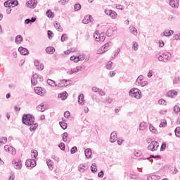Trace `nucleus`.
Segmentation results:
<instances>
[{
	"label": "nucleus",
	"mask_w": 180,
	"mask_h": 180,
	"mask_svg": "<svg viewBox=\"0 0 180 180\" xmlns=\"http://www.w3.org/2000/svg\"><path fill=\"white\" fill-rule=\"evenodd\" d=\"M23 124L26 126H32L34 124V117L31 114L24 115L22 118Z\"/></svg>",
	"instance_id": "1"
},
{
	"label": "nucleus",
	"mask_w": 180,
	"mask_h": 180,
	"mask_svg": "<svg viewBox=\"0 0 180 180\" xmlns=\"http://www.w3.org/2000/svg\"><path fill=\"white\" fill-rule=\"evenodd\" d=\"M141 91H140L137 88H133L129 92V96H131V98H136V99H140L141 98Z\"/></svg>",
	"instance_id": "2"
},
{
	"label": "nucleus",
	"mask_w": 180,
	"mask_h": 180,
	"mask_svg": "<svg viewBox=\"0 0 180 180\" xmlns=\"http://www.w3.org/2000/svg\"><path fill=\"white\" fill-rule=\"evenodd\" d=\"M112 46L113 44L112 43V41L106 43L101 48V50L98 51V54H103V53H106V51H108V50H109Z\"/></svg>",
	"instance_id": "3"
},
{
	"label": "nucleus",
	"mask_w": 180,
	"mask_h": 180,
	"mask_svg": "<svg viewBox=\"0 0 180 180\" xmlns=\"http://www.w3.org/2000/svg\"><path fill=\"white\" fill-rule=\"evenodd\" d=\"M158 147H160V143H158L156 141H153L148 146V150L150 151H157L158 150Z\"/></svg>",
	"instance_id": "4"
},
{
	"label": "nucleus",
	"mask_w": 180,
	"mask_h": 180,
	"mask_svg": "<svg viewBox=\"0 0 180 180\" xmlns=\"http://www.w3.org/2000/svg\"><path fill=\"white\" fill-rule=\"evenodd\" d=\"M26 167L34 168L36 167V160L34 159H28L25 162Z\"/></svg>",
	"instance_id": "5"
},
{
	"label": "nucleus",
	"mask_w": 180,
	"mask_h": 180,
	"mask_svg": "<svg viewBox=\"0 0 180 180\" xmlns=\"http://www.w3.org/2000/svg\"><path fill=\"white\" fill-rule=\"evenodd\" d=\"M34 91L37 94V95H41V96H44V95H46V89L44 88L35 87Z\"/></svg>",
	"instance_id": "6"
},
{
	"label": "nucleus",
	"mask_w": 180,
	"mask_h": 180,
	"mask_svg": "<svg viewBox=\"0 0 180 180\" xmlns=\"http://www.w3.org/2000/svg\"><path fill=\"white\" fill-rule=\"evenodd\" d=\"M27 8H30L31 9H34L36 6H37V1L36 0H30L26 3Z\"/></svg>",
	"instance_id": "7"
},
{
	"label": "nucleus",
	"mask_w": 180,
	"mask_h": 180,
	"mask_svg": "<svg viewBox=\"0 0 180 180\" xmlns=\"http://www.w3.org/2000/svg\"><path fill=\"white\" fill-rule=\"evenodd\" d=\"M12 164H13V167H14L15 169H22V161L13 160L12 161Z\"/></svg>",
	"instance_id": "8"
},
{
	"label": "nucleus",
	"mask_w": 180,
	"mask_h": 180,
	"mask_svg": "<svg viewBox=\"0 0 180 180\" xmlns=\"http://www.w3.org/2000/svg\"><path fill=\"white\" fill-rule=\"evenodd\" d=\"M67 82H71V80H70V79L60 80L58 86H59V88H63L64 86H68V85H70V83L68 84Z\"/></svg>",
	"instance_id": "9"
},
{
	"label": "nucleus",
	"mask_w": 180,
	"mask_h": 180,
	"mask_svg": "<svg viewBox=\"0 0 180 180\" xmlns=\"http://www.w3.org/2000/svg\"><path fill=\"white\" fill-rule=\"evenodd\" d=\"M172 8H178L179 6V0H169Z\"/></svg>",
	"instance_id": "10"
},
{
	"label": "nucleus",
	"mask_w": 180,
	"mask_h": 180,
	"mask_svg": "<svg viewBox=\"0 0 180 180\" xmlns=\"http://www.w3.org/2000/svg\"><path fill=\"white\" fill-rule=\"evenodd\" d=\"M34 64L35 67H37V70H40L41 71H43V70H44V65L40 64L38 60H35L34 61Z\"/></svg>",
	"instance_id": "11"
},
{
	"label": "nucleus",
	"mask_w": 180,
	"mask_h": 180,
	"mask_svg": "<svg viewBox=\"0 0 180 180\" xmlns=\"http://www.w3.org/2000/svg\"><path fill=\"white\" fill-rule=\"evenodd\" d=\"M39 77H40V75L37 74H34L32 75V77H31V82L32 85H37V79H39Z\"/></svg>",
	"instance_id": "12"
},
{
	"label": "nucleus",
	"mask_w": 180,
	"mask_h": 180,
	"mask_svg": "<svg viewBox=\"0 0 180 180\" xmlns=\"http://www.w3.org/2000/svg\"><path fill=\"white\" fill-rule=\"evenodd\" d=\"M18 51L22 56H27V54H29V50L26 48H23L22 46L18 48Z\"/></svg>",
	"instance_id": "13"
},
{
	"label": "nucleus",
	"mask_w": 180,
	"mask_h": 180,
	"mask_svg": "<svg viewBox=\"0 0 180 180\" xmlns=\"http://www.w3.org/2000/svg\"><path fill=\"white\" fill-rule=\"evenodd\" d=\"M82 67L77 66V68H72L70 71H68L67 73L69 74V75H71L75 72H78V71H81Z\"/></svg>",
	"instance_id": "14"
},
{
	"label": "nucleus",
	"mask_w": 180,
	"mask_h": 180,
	"mask_svg": "<svg viewBox=\"0 0 180 180\" xmlns=\"http://www.w3.org/2000/svg\"><path fill=\"white\" fill-rule=\"evenodd\" d=\"M117 140V134L115 131L112 132L110 137V143H115Z\"/></svg>",
	"instance_id": "15"
},
{
	"label": "nucleus",
	"mask_w": 180,
	"mask_h": 180,
	"mask_svg": "<svg viewBox=\"0 0 180 180\" xmlns=\"http://www.w3.org/2000/svg\"><path fill=\"white\" fill-rule=\"evenodd\" d=\"M161 176H157L155 174H150L148 176L147 180H160Z\"/></svg>",
	"instance_id": "16"
},
{
	"label": "nucleus",
	"mask_w": 180,
	"mask_h": 180,
	"mask_svg": "<svg viewBox=\"0 0 180 180\" xmlns=\"http://www.w3.org/2000/svg\"><path fill=\"white\" fill-rule=\"evenodd\" d=\"M178 95V92L176 91L175 90H171V91H169L167 94V96L169 97V98H174V96Z\"/></svg>",
	"instance_id": "17"
},
{
	"label": "nucleus",
	"mask_w": 180,
	"mask_h": 180,
	"mask_svg": "<svg viewBox=\"0 0 180 180\" xmlns=\"http://www.w3.org/2000/svg\"><path fill=\"white\" fill-rule=\"evenodd\" d=\"M163 36H165L166 37H169V36L174 34V30H165L163 32H162Z\"/></svg>",
	"instance_id": "18"
},
{
	"label": "nucleus",
	"mask_w": 180,
	"mask_h": 180,
	"mask_svg": "<svg viewBox=\"0 0 180 180\" xmlns=\"http://www.w3.org/2000/svg\"><path fill=\"white\" fill-rule=\"evenodd\" d=\"M37 110H39V112H45L46 110V105H44V103H41L37 107Z\"/></svg>",
	"instance_id": "19"
},
{
	"label": "nucleus",
	"mask_w": 180,
	"mask_h": 180,
	"mask_svg": "<svg viewBox=\"0 0 180 180\" xmlns=\"http://www.w3.org/2000/svg\"><path fill=\"white\" fill-rule=\"evenodd\" d=\"M46 51L48 54H53L56 53V49L53 46H49L46 49Z\"/></svg>",
	"instance_id": "20"
},
{
	"label": "nucleus",
	"mask_w": 180,
	"mask_h": 180,
	"mask_svg": "<svg viewBox=\"0 0 180 180\" xmlns=\"http://www.w3.org/2000/svg\"><path fill=\"white\" fill-rule=\"evenodd\" d=\"M158 60L160 61H163V63H167V61H169L171 60V56H167V58H164L162 55H160L158 57Z\"/></svg>",
	"instance_id": "21"
},
{
	"label": "nucleus",
	"mask_w": 180,
	"mask_h": 180,
	"mask_svg": "<svg viewBox=\"0 0 180 180\" xmlns=\"http://www.w3.org/2000/svg\"><path fill=\"white\" fill-rule=\"evenodd\" d=\"M84 154L86 158H89L92 155V150H91V148H87L84 150Z\"/></svg>",
	"instance_id": "22"
},
{
	"label": "nucleus",
	"mask_w": 180,
	"mask_h": 180,
	"mask_svg": "<svg viewBox=\"0 0 180 180\" xmlns=\"http://www.w3.org/2000/svg\"><path fill=\"white\" fill-rule=\"evenodd\" d=\"M78 103L79 105H84L85 103L84 102V94H80L78 96Z\"/></svg>",
	"instance_id": "23"
},
{
	"label": "nucleus",
	"mask_w": 180,
	"mask_h": 180,
	"mask_svg": "<svg viewBox=\"0 0 180 180\" xmlns=\"http://www.w3.org/2000/svg\"><path fill=\"white\" fill-rule=\"evenodd\" d=\"M15 43L18 44H20L22 41H23V37H21V35H17L15 37Z\"/></svg>",
	"instance_id": "24"
},
{
	"label": "nucleus",
	"mask_w": 180,
	"mask_h": 180,
	"mask_svg": "<svg viewBox=\"0 0 180 180\" xmlns=\"http://www.w3.org/2000/svg\"><path fill=\"white\" fill-rule=\"evenodd\" d=\"M58 98H61L63 101H65L67 99V93L65 91L64 93H60L58 95Z\"/></svg>",
	"instance_id": "25"
},
{
	"label": "nucleus",
	"mask_w": 180,
	"mask_h": 180,
	"mask_svg": "<svg viewBox=\"0 0 180 180\" xmlns=\"http://www.w3.org/2000/svg\"><path fill=\"white\" fill-rule=\"evenodd\" d=\"M11 1V8H15V6H18L19 5V1L18 0H10Z\"/></svg>",
	"instance_id": "26"
},
{
	"label": "nucleus",
	"mask_w": 180,
	"mask_h": 180,
	"mask_svg": "<svg viewBox=\"0 0 180 180\" xmlns=\"http://www.w3.org/2000/svg\"><path fill=\"white\" fill-rule=\"evenodd\" d=\"M113 33H115V31L113 30V28H108L107 30L106 34L108 37H110V36H112Z\"/></svg>",
	"instance_id": "27"
},
{
	"label": "nucleus",
	"mask_w": 180,
	"mask_h": 180,
	"mask_svg": "<svg viewBox=\"0 0 180 180\" xmlns=\"http://www.w3.org/2000/svg\"><path fill=\"white\" fill-rule=\"evenodd\" d=\"M91 18V15H86L84 19L82 20V23H84V25H88V23H89V20Z\"/></svg>",
	"instance_id": "28"
},
{
	"label": "nucleus",
	"mask_w": 180,
	"mask_h": 180,
	"mask_svg": "<svg viewBox=\"0 0 180 180\" xmlns=\"http://www.w3.org/2000/svg\"><path fill=\"white\" fill-rule=\"evenodd\" d=\"M129 30L132 34H134V36H137V29L134 27V26H131L129 27Z\"/></svg>",
	"instance_id": "29"
},
{
	"label": "nucleus",
	"mask_w": 180,
	"mask_h": 180,
	"mask_svg": "<svg viewBox=\"0 0 180 180\" xmlns=\"http://www.w3.org/2000/svg\"><path fill=\"white\" fill-rule=\"evenodd\" d=\"M59 124L60 126V127L63 129V130H65V129H67L68 127V124L65 122H63V121H60L59 122Z\"/></svg>",
	"instance_id": "30"
},
{
	"label": "nucleus",
	"mask_w": 180,
	"mask_h": 180,
	"mask_svg": "<svg viewBox=\"0 0 180 180\" xmlns=\"http://www.w3.org/2000/svg\"><path fill=\"white\" fill-rule=\"evenodd\" d=\"M28 126H30V131H34V130L37 129V127L39 126V124L37 123H35Z\"/></svg>",
	"instance_id": "31"
},
{
	"label": "nucleus",
	"mask_w": 180,
	"mask_h": 180,
	"mask_svg": "<svg viewBox=\"0 0 180 180\" xmlns=\"http://www.w3.org/2000/svg\"><path fill=\"white\" fill-rule=\"evenodd\" d=\"M105 39H106V37L105 36V33L102 32L98 35L99 41H105Z\"/></svg>",
	"instance_id": "32"
},
{
	"label": "nucleus",
	"mask_w": 180,
	"mask_h": 180,
	"mask_svg": "<svg viewBox=\"0 0 180 180\" xmlns=\"http://www.w3.org/2000/svg\"><path fill=\"white\" fill-rule=\"evenodd\" d=\"M47 84H49L51 86H57V84H56V82L50 79L47 80Z\"/></svg>",
	"instance_id": "33"
},
{
	"label": "nucleus",
	"mask_w": 180,
	"mask_h": 180,
	"mask_svg": "<svg viewBox=\"0 0 180 180\" xmlns=\"http://www.w3.org/2000/svg\"><path fill=\"white\" fill-rule=\"evenodd\" d=\"M46 164L49 169H51V168L53 169V165H54V163L53 162V161H51V160L47 159Z\"/></svg>",
	"instance_id": "34"
},
{
	"label": "nucleus",
	"mask_w": 180,
	"mask_h": 180,
	"mask_svg": "<svg viewBox=\"0 0 180 180\" xmlns=\"http://www.w3.org/2000/svg\"><path fill=\"white\" fill-rule=\"evenodd\" d=\"M54 27L58 32H63V27H61V25H60V23L56 22L54 24Z\"/></svg>",
	"instance_id": "35"
},
{
	"label": "nucleus",
	"mask_w": 180,
	"mask_h": 180,
	"mask_svg": "<svg viewBox=\"0 0 180 180\" xmlns=\"http://www.w3.org/2000/svg\"><path fill=\"white\" fill-rule=\"evenodd\" d=\"M91 171L94 174H95V172H96V171H98V169L96 168V164H95V163L92 164V165L91 166Z\"/></svg>",
	"instance_id": "36"
},
{
	"label": "nucleus",
	"mask_w": 180,
	"mask_h": 180,
	"mask_svg": "<svg viewBox=\"0 0 180 180\" xmlns=\"http://www.w3.org/2000/svg\"><path fill=\"white\" fill-rule=\"evenodd\" d=\"M158 104L159 105H163V106H167V101H165V100H164L162 98H160L158 101Z\"/></svg>",
	"instance_id": "37"
},
{
	"label": "nucleus",
	"mask_w": 180,
	"mask_h": 180,
	"mask_svg": "<svg viewBox=\"0 0 180 180\" xmlns=\"http://www.w3.org/2000/svg\"><path fill=\"white\" fill-rule=\"evenodd\" d=\"M46 16L48 18H54V13L51 10H48L46 13Z\"/></svg>",
	"instance_id": "38"
},
{
	"label": "nucleus",
	"mask_w": 180,
	"mask_h": 180,
	"mask_svg": "<svg viewBox=\"0 0 180 180\" xmlns=\"http://www.w3.org/2000/svg\"><path fill=\"white\" fill-rule=\"evenodd\" d=\"M175 136L176 137H180V127H177L174 130Z\"/></svg>",
	"instance_id": "39"
},
{
	"label": "nucleus",
	"mask_w": 180,
	"mask_h": 180,
	"mask_svg": "<svg viewBox=\"0 0 180 180\" xmlns=\"http://www.w3.org/2000/svg\"><path fill=\"white\" fill-rule=\"evenodd\" d=\"M112 65H113V63L112 61H108L106 65L107 70H112Z\"/></svg>",
	"instance_id": "40"
},
{
	"label": "nucleus",
	"mask_w": 180,
	"mask_h": 180,
	"mask_svg": "<svg viewBox=\"0 0 180 180\" xmlns=\"http://www.w3.org/2000/svg\"><path fill=\"white\" fill-rule=\"evenodd\" d=\"M4 150L6 151H8V153H11L12 151V150H13V148H12V146H9L8 145H6L4 146Z\"/></svg>",
	"instance_id": "41"
},
{
	"label": "nucleus",
	"mask_w": 180,
	"mask_h": 180,
	"mask_svg": "<svg viewBox=\"0 0 180 180\" xmlns=\"http://www.w3.org/2000/svg\"><path fill=\"white\" fill-rule=\"evenodd\" d=\"M139 130H146V122H141L140 123Z\"/></svg>",
	"instance_id": "42"
},
{
	"label": "nucleus",
	"mask_w": 180,
	"mask_h": 180,
	"mask_svg": "<svg viewBox=\"0 0 180 180\" xmlns=\"http://www.w3.org/2000/svg\"><path fill=\"white\" fill-rule=\"evenodd\" d=\"M179 82H180L179 76L174 77V79H173V84H179Z\"/></svg>",
	"instance_id": "43"
},
{
	"label": "nucleus",
	"mask_w": 180,
	"mask_h": 180,
	"mask_svg": "<svg viewBox=\"0 0 180 180\" xmlns=\"http://www.w3.org/2000/svg\"><path fill=\"white\" fill-rule=\"evenodd\" d=\"M62 136H63V141H67L68 140V133L65 132V133H63L62 134Z\"/></svg>",
	"instance_id": "44"
},
{
	"label": "nucleus",
	"mask_w": 180,
	"mask_h": 180,
	"mask_svg": "<svg viewBox=\"0 0 180 180\" xmlns=\"http://www.w3.org/2000/svg\"><path fill=\"white\" fill-rule=\"evenodd\" d=\"M149 130H150V131H151L152 133H154L155 134V133H157V129L153 125H150Z\"/></svg>",
	"instance_id": "45"
},
{
	"label": "nucleus",
	"mask_w": 180,
	"mask_h": 180,
	"mask_svg": "<svg viewBox=\"0 0 180 180\" xmlns=\"http://www.w3.org/2000/svg\"><path fill=\"white\" fill-rule=\"evenodd\" d=\"M110 18H112V19H116V18L117 17V13H116V11H111V14H110Z\"/></svg>",
	"instance_id": "46"
},
{
	"label": "nucleus",
	"mask_w": 180,
	"mask_h": 180,
	"mask_svg": "<svg viewBox=\"0 0 180 180\" xmlns=\"http://www.w3.org/2000/svg\"><path fill=\"white\" fill-rule=\"evenodd\" d=\"M53 36H54V34L53 33V31L49 30L48 31V37H49V40H51V39H53Z\"/></svg>",
	"instance_id": "47"
},
{
	"label": "nucleus",
	"mask_w": 180,
	"mask_h": 180,
	"mask_svg": "<svg viewBox=\"0 0 180 180\" xmlns=\"http://www.w3.org/2000/svg\"><path fill=\"white\" fill-rule=\"evenodd\" d=\"M67 39H68V37H67L66 34H63L60 38V41L64 42L65 40H67Z\"/></svg>",
	"instance_id": "48"
},
{
	"label": "nucleus",
	"mask_w": 180,
	"mask_h": 180,
	"mask_svg": "<svg viewBox=\"0 0 180 180\" xmlns=\"http://www.w3.org/2000/svg\"><path fill=\"white\" fill-rule=\"evenodd\" d=\"M32 157H33V158H36V157H37L38 155V152L36 150H33L32 153H31Z\"/></svg>",
	"instance_id": "49"
},
{
	"label": "nucleus",
	"mask_w": 180,
	"mask_h": 180,
	"mask_svg": "<svg viewBox=\"0 0 180 180\" xmlns=\"http://www.w3.org/2000/svg\"><path fill=\"white\" fill-rule=\"evenodd\" d=\"M4 6L6 8H11V1L10 0H8L7 1H5L4 2Z\"/></svg>",
	"instance_id": "50"
},
{
	"label": "nucleus",
	"mask_w": 180,
	"mask_h": 180,
	"mask_svg": "<svg viewBox=\"0 0 180 180\" xmlns=\"http://www.w3.org/2000/svg\"><path fill=\"white\" fill-rule=\"evenodd\" d=\"M132 49H134V51H137V50H139V44L135 42L132 46Z\"/></svg>",
	"instance_id": "51"
},
{
	"label": "nucleus",
	"mask_w": 180,
	"mask_h": 180,
	"mask_svg": "<svg viewBox=\"0 0 180 180\" xmlns=\"http://www.w3.org/2000/svg\"><path fill=\"white\" fill-rule=\"evenodd\" d=\"M83 60H85V55H82V56H77V61H83Z\"/></svg>",
	"instance_id": "52"
},
{
	"label": "nucleus",
	"mask_w": 180,
	"mask_h": 180,
	"mask_svg": "<svg viewBox=\"0 0 180 180\" xmlns=\"http://www.w3.org/2000/svg\"><path fill=\"white\" fill-rule=\"evenodd\" d=\"M58 147L60 148V150H62V151L65 150V144H64L63 142L59 144Z\"/></svg>",
	"instance_id": "53"
},
{
	"label": "nucleus",
	"mask_w": 180,
	"mask_h": 180,
	"mask_svg": "<svg viewBox=\"0 0 180 180\" xmlns=\"http://www.w3.org/2000/svg\"><path fill=\"white\" fill-rule=\"evenodd\" d=\"M112 101L113 99L108 98L105 100L103 101V102H104V103H112Z\"/></svg>",
	"instance_id": "54"
},
{
	"label": "nucleus",
	"mask_w": 180,
	"mask_h": 180,
	"mask_svg": "<svg viewBox=\"0 0 180 180\" xmlns=\"http://www.w3.org/2000/svg\"><path fill=\"white\" fill-rule=\"evenodd\" d=\"M174 112L175 113H179V112H180V108H179L178 105H175V106L174 107Z\"/></svg>",
	"instance_id": "55"
},
{
	"label": "nucleus",
	"mask_w": 180,
	"mask_h": 180,
	"mask_svg": "<svg viewBox=\"0 0 180 180\" xmlns=\"http://www.w3.org/2000/svg\"><path fill=\"white\" fill-rule=\"evenodd\" d=\"M80 9H81V4H76L75 5V11H79Z\"/></svg>",
	"instance_id": "56"
},
{
	"label": "nucleus",
	"mask_w": 180,
	"mask_h": 180,
	"mask_svg": "<svg viewBox=\"0 0 180 180\" xmlns=\"http://www.w3.org/2000/svg\"><path fill=\"white\" fill-rule=\"evenodd\" d=\"M167 148V143H163L160 147V151H164Z\"/></svg>",
	"instance_id": "57"
},
{
	"label": "nucleus",
	"mask_w": 180,
	"mask_h": 180,
	"mask_svg": "<svg viewBox=\"0 0 180 180\" xmlns=\"http://www.w3.org/2000/svg\"><path fill=\"white\" fill-rule=\"evenodd\" d=\"M77 60H78L77 56H71L70 57V61H74L75 63H78V61H77Z\"/></svg>",
	"instance_id": "58"
},
{
	"label": "nucleus",
	"mask_w": 180,
	"mask_h": 180,
	"mask_svg": "<svg viewBox=\"0 0 180 180\" xmlns=\"http://www.w3.org/2000/svg\"><path fill=\"white\" fill-rule=\"evenodd\" d=\"M71 154H75L77 153V146H74L70 150Z\"/></svg>",
	"instance_id": "59"
},
{
	"label": "nucleus",
	"mask_w": 180,
	"mask_h": 180,
	"mask_svg": "<svg viewBox=\"0 0 180 180\" xmlns=\"http://www.w3.org/2000/svg\"><path fill=\"white\" fill-rule=\"evenodd\" d=\"M98 94L100 95V96H105V95H106V93H105V91L100 89V90H98Z\"/></svg>",
	"instance_id": "60"
},
{
	"label": "nucleus",
	"mask_w": 180,
	"mask_h": 180,
	"mask_svg": "<svg viewBox=\"0 0 180 180\" xmlns=\"http://www.w3.org/2000/svg\"><path fill=\"white\" fill-rule=\"evenodd\" d=\"M70 116H71V113L69 111H66L64 112V117L68 118L70 117Z\"/></svg>",
	"instance_id": "61"
},
{
	"label": "nucleus",
	"mask_w": 180,
	"mask_h": 180,
	"mask_svg": "<svg viewBox=\"0 0 180 180\" xmlns=\"http://www.w3.org/2000/svg\"><path fill=\"white\" fill-rule=\"evenodd\" d=\"M141 81H143V75L138 77V78L136 79V82H138V84H140L141 82Z\"/></svg>",
	"instance_id": "62"
},
{
	"label": "nucleus",
	"mask_w": 180,
	"mask_h": 180,
	"mask_svg": "<svg viewBox=\"0 0 180 180\" xmlns=\"http://www.w3.org/2000/svg\"><path fill=\"white\" fill-rule=\"evenodd\" d=\"M112 10H108V9H105V15H108V16H110L111 13H112Z\"/></svg>",
	"instance_id": "63"
},
{
	"label": "nucleus",
	"mask_w": 180,
	"mask_h": 180,
	"mask_svg": "<svg viewBox=\"0 0 180 180\" xmlns=\"http://www.w3.org/2000/svg\"><path fill=\"white\" fill-rule=\"evenodd\" d=\"M134 155H135V157H141V151H139V152L135 151L134 152Z\"/></svg>",
	"instance_id": "64"
}]
</instances>
